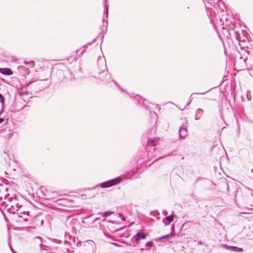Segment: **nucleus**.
<instances>
[{
	"mask_svg": "<svg viewBox=\"0 0 253 253\" xmlns=\"http://www.w3.org/2000/svg\"><path fill=\"white\" fill-rule=\"evenodd\" d=\"M39 221H40V222H41V225H42V223H43V220H39Z\"/></svg>",
	"mask_w": 253,
	"mask_h": 253,
	"instance_id": "19",
	"label": "nucleus"
},
{
	"mask_svg": "<svg viewBox=\"0 0 253 253\" xmlns=\"http://www.w3.org/2000/svg\"><path fill=\"white\" fill-rule=\"evenodd\" d=\"M170 236H172V235H171V234H168V235H165V236H162V237H160V238H159V240H161V239H164V238H168V237H170Z\"/></svg>",
	"mask_w": 253,
	"mask_h": 253,
	"instance_id": "16",
	"label": "nucleus"
},
{
	"mask_svg": "<svg viewBox=\"0 0 253 253\" xmlns=\"http://www.w3.org/2000/svg\"><path fill=\"white\" fill-rule=\"evenodd\" d=\"M0 102L1 103L2 106H3L4 102V98L2 95L0 93Z\"/></svg>",
	"mask_w": 253,
	"mask_h": 253,
	"instance_id": "15",
	"label": "nucleus"
},
{
	"mask_svg": "<svg viewBox=\"0 0 253 253\" xmlns=\"http://www.w3.org/2000/svg\"><path fill=\"white\" fill-rule=\"evenodd\" d=\"M146 238V235L144 233L141 232L137 233L134 237L133 239L135 240L136 244H138V242L140 239H144Z\"/></svg>",
	"mask_w": 253,
	"mask_h": 253,
	"instance_id": "7",
	"label": "nucleus"
},
{
	"mask_svg": "<svg viewBox=\"0 0 253 253\" xmlns=\"http://www.w3.org/2000/svg\"><path fill=\"white\" fill-rule=\"evenodd\" d=\"M104 13L106 14V18H108V5H105V9H104Z\"/></svg>",
	"mask_w": 253,
	"mask_h": 253,
	"instance_id": "14",
	"label": "nucleus"
},
{
	"mask_svg": "<svg viewBox=\"0 0 253 253\" xmlns=\"http://www.w3.org/2000/svg\"><path fill=\"white\" fill-rule=\"evenodd\" d=\"M153 243L152 242H148L146 243V246L148 247H151L152 246Z\"/></svg>",
	"mask_w": 253,
	"mask_h": 253,
	"instance_id": "17",
	"label": "nucleus"
},
{
	"mask_svg": "<svg viewBox=\"0 0 253 253\" xmlns=\"http://www.w3.org/2000/svg\"><path fill=\"white\" fill-rule=\"evenodd\" d=\"M10 203L7 204L6 208H7V211L10 213H14L15 211L18 212V211H20L21 209L17 203L16 198L15 197L9 198L8 200Z\"/></svg>",
	"mask_w": 253,
	"mask_h": 253,
	"instance_id": "1",
	"label": "nucleus"
},
{
	"mask_svg": "<svg viewBox=\"0 0 253 253\" xmlns=\"http://www.w3.org/2000/svg\"><path fill=\"white\" fill-rule=\"evenodd\" d=\"M121 178L117 177L112 180H110L104 182L100 184V187L102 188H108L111 186H114L121 181Z\"/></svg>",
	"mask_w": 253,
	"mask_h": 253,
	"instance_id": "3",
	"label": "nucleus"
},
{
	"mask_svg": "<svg viewBox=\"0 0 253 253\" xmlns=\"http://www.w3.org/2000/svg\"><path fill=\"white\" fill-rule=\"evenodd\" d=\"M173 218V214H171L169 216H168L166 217V218L163 220L164 223L165 225L169 224L171 221H172Z\"/></svg>",
	"mask_w": 253,
	"mask_h": 253,
	"instance_id": "11",
	"label": "nucleus"
},
{
	"mask_svg": "<svg viewBox=\"0 0 253 253\" xmlns=\"http://www.w3.org/2000/svg\"><path fill=\"white\" fill-rule=\"evenodd\" d=\"M100 59L102 60L103 62H105V60H103V59H101V58H100Z\"/></svg>",
	"mask_w": 253,
	"mask_h": 253,
	"instance_id": "21",
	"label": "nucleus"
},
{
	"mask_svg": "<svg viewBox=\"0 0 253 253\" xmlns=\"http://www.w3.org/2000/svg\"><path fill=\"white\" fill-rule=\"evenodd\" d=\"M203 110L202 109L199 108L197 110L195 115V120H198L202 116Z\"/></svg>",
	"mask_w": 253,
	"mask_h": 253,
	"instance_id": "12",
	"label": "nucleus"
},
{
	"mask_svg": "<svg viewBox=\"0 0 253 253\" xmlns=\"http://www.w3.org/2000/svg\"><path fill=\"white\" fill-rule=\"evenodd\" d=\"M9 247H10V246H9ZM10 250L12 251V248H11V247H10Z\"/></svg>",
	"mask_w": 253,
	"mask_h": 253,
	"instance_id": "24",
	"label": "nucleus"
},
{
	"mask_svg": "<svg viewBox=\"0 0 253 253\" xmlns=\"http://www.w3.org/2000/svg\"><path fill=\"white\" fill-rule=\"evenodd\" d=\"M222 246H224L226 249L231 250L233 252H242L243 251L242 248H238L235 246H229L226 245H223Z\"/></svg>",
	"mask_w": 253,
	"mask_h": 253,
	"instance_id": "8",
	"label": "nucleus"
},
{
	"mask_svg": "<svg viewBox=\"0 0 253 253\" xmlns=\"http://www.w3.org/2000/svg\"><path fill=\"white\" fill-rule=\"evenodd\" d=\"M19 217L22 218L24 221H28L29 217H30V212L28 211H23L21 209L16 213Z\"/></svg>",
	"mask_w": 253,
	"mask_h": 253,
	"instance_id": "4",
	"label": "nucleus"
},
{
	"mask_svg": "<svg viewBox=\"0 0 253 253\" xmlns=\"http://www.w3.org/2000/svg\"><path fill=\"white\" fill-rule=\"evenodd\" d=\"M206 92H202V93H198V94H205Z\"/></svg>",
	"mask_w": 253,
	"mask_h": 253,
	"instance_id": "20",
	"label": "nucleus"
},
{
	"mask_svg": "<svg viewBox=\"0 0 253 253\" xmlns=\"http://www.w3.org/2000/svg\"><path fill=\"white\" fill-rule=\"evenodd\" d=\"M112 213V212H111L110 211H105L102 214V216L104 217V219H105L106 216L111 215Z\"/></svg>",
	"mask_w": 253,
	"mask_h": 253,
	"instance_id": "13",
	"label": "nucleus"
},
{
	"mask_svg": "<svg viewBox=\"0 0 253 253\" xmlns=\"http://www.w3.org/2000/svg\"><path fill=\"white\" fill-rule=\"evenodd\" d=\"M178 132L179 138L181 139L185 138L188 134L187 129L183 126L179 128Z\"/></svg>",
	"mask_w": 253,
	"mask_h": 253,
	"instance_id": "6",
	"label": "nucleus"
},
{
	"mask_svg": "<svg viewBox=\"0 0 253 253\" xmlns=\"http://www.w3.org/2000/svg\"><path fill=\"white\" fill-rule=\"evenodd\" d=\"M243 56H241L235 61V65L240 68L241 69H244L247 67L246 61L248 60L249 52L245 50L242 51Z\"/></svg>",
	"mask_w": 253,
	"mask_h": 253,
	"instance_id": "2",
	"label": "nucleus"
},
{
	"mask_svg": "<svg viewBox=\"0 0 253 253\" xmlns=\"http://www.w3.org/2000/svg\"><path fill=\"white\" fill-rule=\"evenodd\" d=\"M252 172L253 173V169L252 170Z\"/></svg>",
	"mask_w": 253,
	"mask_h": 253,
	"instance_id": "23",
	"label": "nucleus"
},
{
	"mask_svg": "<svg viewBox=\"0 0 253 253\" xmlns=\"http://www.w3.org/2000/svg\"><path fill=\"white\" fill-rule=\"evenodd\" d=\"M158 138H154L153 139H149L147 143V145L148 146H154L159 141Z\"/></svg>",
	"mask_w": 253,
	"mask_h": 253,
	"instance_id": "9",
	"label": "nucleus"
},
{
	"mask_svg": "<svg viewBox=\"0 0 253 253\" xmlns=\"http://www.w3.org/2000/svg\"><path fill=\"white\" fill-rule=\"evenodd\" d=\"M4 121V118H0V124L2 123Z\"/></svg>",
	"mask_w": 253,
	"mask_h": 253,
	"instance_id": "18",
	"label": "nucleus"
},
{
	"mask_svg": "<svg viewBox=\"0 0 253 253\" xmlns=\"http://www.w3.org/2000/svg\"><path fill=\"white\" fill-rule=\"evenodd\" d=\"M104 69L99 72L100 79L102 80H107L110 77V75L107 74V67L105 64L103 66Z\"/></svg>",
	"mask_w": 253,
	"mask_h": 253,
	"instance_id": "5",
	"label": "nucleus"
},
{
	"mask_svg": "<svg viewBox=\"0 0 253 253\" xmlns=\"http://www.w3.org/2000/svg\"><path fill=\"white\" fill-rule=\"evenodd\" d=\"M0 73L4 75H10L12 74L11 70L8 68H0Z\"/></svg>",
	"mask_w": 253,
	"mask_h": 253,
	"instance_id": "10",
	"label": "nucleus"
},
{
	"mask_svg": "<svg viewBox=\"0 0 253 253\" xmlns=\"http://www.w3.org/2000/svg\"><path fill=\"white\" fill-rule=\"evenodd\" d=\"M52 194H56V193L55 192H53Z\"/></svg>",
	"mask_w": 253,
	"mask_h": 253,
	"instance_id": "22",
	"label": "nucleus"
}]
</instances>
